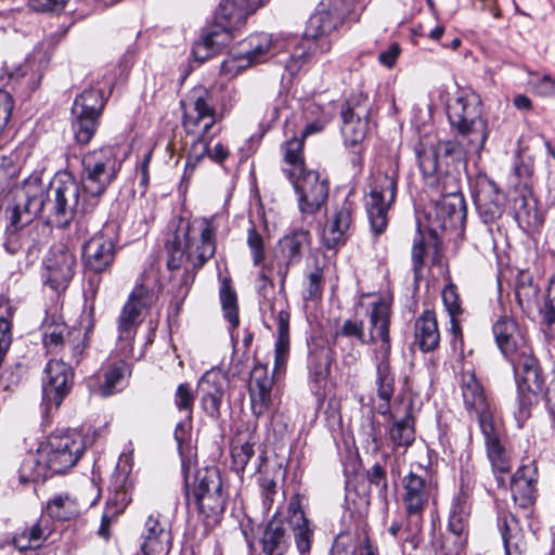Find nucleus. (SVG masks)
Instances as JSON below:
<instances>
[{
    "mask_svg": "<svg viewBox=\"0 0 555 555\" xmlns=\"http://www.w3.org/2000/svg\"><path fill=\"white\" fill-rule=\"evenodd\" d=\"M180 105L183 111L182 127L188 135H194L186 156L185 175H191L206 155L222 164L229 157L228 149L217 143L209 151V135L218 120L211 94L204 88H195L186 99L181 100Z\"/></svg>",
    "mask_w": 555,
    "mask_h": 555,
    "instance_id": "obj_1",
    "label": "nucleus"
},
{
    "mask_svg": "<svg viewBox=\"0 0 555 555\" xmlns=\"http://www.w3.org/2000/svg\"><path fill=\"white\" fill-rule=\"evenodd\" d=\"M216 231L212 220L207 218L193 224L180 221L173 238L166 242L167 268L170 271L179 270L184 260L192 268L191 271L185 269L181 281L186 291L197 271L216 254Z\"/></svg>",
    "mask_w": 555,
    "mask_h": 555,
    "instance_id": "obj_2",
    "label": "nucleus"
},
{
    "mask_svg": "<svg viewBox=\"0 0 555 555\" xmlns=\"http://www.w3.org/2000/svg\"><path fill=\"white\" fill-rule=\"evenodd\" d=\"M390 318L391 307L388 301L379 299L371 305L366 345L380 344L375 351V395L372 397V401L375 410L384 414L388 412L389 399L396 391V376L390 365Z\"/></svg>",
    "mask_w": 555,
    "mask_h": 555,
    "instance_id": "obj_3",
    "label": "nucleus"
},
{
    "mask_svg": "<svg viewBox=\"0 0 555 555\" xmlns=\"http://www.w3.org/2000/svg\"><path fill=\"white\" fill-rule=\"evenodd\" d=\"M469 150L475 149L467 144V140L457 137L431 145L421 142L415 145L420 170L430 180L429 184H447L450 191L455 190V183H461V170L467 164Z\"/></svg>",
    "mask_w": 555,
    "mask_h": 555,
    "instance_id": "obj_4",
    "label": "nucleus"
},
{
    "mask_svg": "<svg viewBox=\"0 0 555 555\" xmlns=\"http://www.w3.org/2000/svg\"><path fill=\"white\" fill-rule=\"evenodd\" d=\"M82 205L85 210H94L108 186L116 180L121 162L115 147L105 146L86 153L81 159Z\"/></svg>",
    "mask_w": 555,
    "mask_h": 555,
    "instance_id": "obj_5",
    "label": "nucleus"
},
{
    "mask_svg": "<svg viewBox=\"0 0 555 555\" xmlns=\"http://www.w3.org/2000/svg\"><path fill=\"white\" fill-rule=\"evenodd\" d=\"M89 214L82 205V186L67 170L55 173L50 181V198L47 204V222L55 228L65 229L73 221L76 211Z\"/></svg>",
    "mask_w": 555,
    "mask_h": 555,
    "instance_id": "obj_6",
    "label": "nucleus"
},
{
    "mask_svg": "<svg viewBox=\"0 0 555 555\" xmlns=\"http://www.w3.org/2000/svg\"><path fill=\"white\" fill-rule=\"evenodd\" d=\"M156 300V293L145 284L144 276H142L129 294L116 320L117 349L122 357L132 356L138 328L143 322L142 313L150 309Z\"/></svg>",
    "mask_w": 555,
    "mask_h": 555,
    "instance_id": "obj_7",
    "label": "nucleus"
},
{
    "mask_svg": "<svg viewBox=\"0 0 555 555\" xmlns=\"http://www.w3.org/2000/svg\"><path fill=\"white\" fill-rule=\"evenodd\" d=\"M257 9L248 0H222L215 14V23L203 33L205 40L219 52L233 40L235 31Z\"/></svg>",
    "mask_w": 555,
    "mask_h": 555,
    "instance_id": "obj_8",
    "label": "nucleus"
},
{
    "mask_svg": "<svg viewBox=\"0 0 555 555\" xmlns=\"http://www.w3.org/2000/svg\"><path fill=\"white\" fill-rule=\"evenodd\" d=\"M448 119L460 138L467 140L476 151L483 147L488 139L486 119L481 116L479 102L474 98H457L448 106Z\"/></svg>",
    "mask_w": 555,
    "mask_h": 555,
    "instance_id": "obj_9",
    "label": "nucleus"
},
{
    "mask_svg": "<svg viewBox=\"0 0 555 555\" xmlns=\"http://www.w3.org/2000/svg\"><path fill=\"white\" fill-rule=\"evenodd\" d=\"M369 192L364 197V206L372 232L378 236L388 224V211L396 199L397 179L385 172H376L370 178Z\"/></svg>",
    "mask_w": 555,
    "mask_h": 555,
    "instance_id": "obj_10",
    "label": "nucleus"
},
{
    "mask_svg": "<svg viewBox=\"0 0 555 555\" xmlns=\"http://www.w3.org/2000/svg\"><path fill=\"white\" fill-rule=\"evenodd\" d=\"M259 310L266 327L271 328V322L278 326V335L274 344L275 369L285 365L289 354V306L283 296L266 294L260 296Z\"/></svg>",
    "mask_w": 555,
    "mask_h": 555,
    "instance_id": "obj_11",
    "label": "nucleus"
},
{
    "mask_svg": "<svg viewBox=\"0 0 555 555\" xmlns=\"http://www.w3.org/2000/svg\"><path fill=\"white\" fill-rule=\"evenodd\" d=\"M49 198L50 183L46 184L37 173L30 175L17 192V204L10 216L11 227L22 229L38 215L47 212Z\"/></svg>",
    "mask_w": 555,
    "mask_h": 555,
    "instance_id": "obj_12",
    "label": "nucleus"
},
{
    "mask_svg": "<svg viewBox=\"0 0 555 555\" xmlns=\"http://www.w3.org/2000/svg\"><path fill=\"white\" fill-rule=\"evenodd\" d=\"M370 2L371 0H321L310 16V33H333L346 21H359Z\"/></svg>",
    "mask_w": 555,
    "mask_h": 555,
    "instance_id": "obj_13",
    "label": "nucleus"
},
{
    "mask_svg": "<svg viewBox=\"0 0 555 555\" xmlns=\"http://www.w3.org/2000/svg\"><path fill=\"white\" fill-rule=\"evenodd\" d=\"M82 436L74 430H59L47 441V466L53 474H63L72 468L85 452Z\"/></svg>",
    "mask_w": 555,
    "mask_h": 555,
    "instance_id": "obj_14",
    "label": "nucleus"
},
{
    "mask_svg": "<svg viewBox=\"0 0 555 555\" xmlns=\"http://www.w3.org/2000/svg\"><path fill=\"white\" fill-rule=\"evenodd\" d=\"M298 197L301 215H315L328 198L330 183L315 170H305L300 175L287 178Z\"/></svg>",
    "mask_w": 555,
    "mask_h": 555,
    "instance_id": "obj_15",
    "label": "nucleus"
},
{
    "mask_svg": "<svg viewBox=\"0 0 555 555\" xmlns=\"http://www.w3.org/2000/svg\"><path fill=\"white\" fill-rule=\"evenodd\" d=\"M460 388L464 408L470 417L477 418L480 429L496 424L494 404L474 372L464 371L461 374Z\"/></svg>",
    "mask_w": 555,
    "mask_h": 555,
    "instance_id": "obj_16",
    "label": "nucleus"
},
{
    "mask_svg": "<svg viewBox=\"0 0 555 555\" xmlns=\"http://www.w3.org/2000/svg\"><path fill=\"white\" fill-rule=\"evenodd\" d=\"M369 100L362 93L349 98L340 112L345 144L354 147L356 154L362 152L361 143L369 129Z\"/></svg>",
    "mask_w": 555,
    "mask_h": 555,
    "instance_id": "obj_17",
    "label": "nucleus"
},
{
    "mask_svg": "<svg viewBox=\"0 0 555 555\" xmlns=\"http://www.w3.org/2000/svg\"><path fill=\"white\" fill-rule=\"evenodd\" d=\"M504 357L513 366L517 385H520L522 389H529L533 392H544L545 379L543 371L529 341Z\"/></svg>",
    "mask_w": 555,
    "mask_h": 555,
    "instance_id": "obj_18",
    "label": "nucleus"
},
{
    "mask_svg": "<svg viewBox=\"0 0 555 555\" xmlns=\"http://www.w3.org/2000/svg\"><path fill=\"white\" fill-rule=\"evenodd\" d=\"M77 260L64 244H54L43 261L46 284L56 293L64 292L75 275Z\"/></svg>",
    "mask_w": 555,
    "mask_h": 555,
    "instance_id": "obj_19",
    "label": "nucleus"
},
{
    "mask_svg": "<svg viewBox=\"0 0 555 555\" xmlns=\"http://www.w3.org/2000/svg\"><path fill=\"white\" fill-rule=\"evenodd\" d=\"M310 244V232L302 229L295 230L279 241V253L272 261V269L275 270L281 288H284L289 268L300 262Z\"/></svg>",
    "mask_w": 555,
    "mask_h": 555,
    "instance_id": "obj_20",
    "label": "nucleus"
},
{
    "mask_svg": "<svg viewBox=\"0 0 555 555\" xmlns=\"http://www.w3.org/2000/svg\"><path fill=\"white\" fill-rule=\"evenodd\" d=\"M439 186L443 196L435 207L438 227L441 230H462L466 221V203L460 183H455L453 191L447 184Z\"/></svg>",
    "mask_w": 555,
    "mask_h": 555,
    "instance_id": "obj_21",
    "label": "nucleus"
},
{
    "mask_svg": "<svg viewBox=\"0 0 555 555\" xmlns=\"http://www.w3.org/2000/svg\"><path fill=\"white\" fill-rule=\"evenodd\" d=\"M115 241L105 231L96 232L82 246L83 263L94 273L107 271L115 260Z\"/></svg>",
    "mask_w": 555,
    "mask_h": 555,
    "instance_id": "obj_22",
    "label": "nucleus"
},
{
    "mask_svg": "<svg viewBox=\"0 0 555 555\" xmlns=\"http://www.w3.org/2000/svg\"><path fill=\"white\" fill-rule=\"evenodd\" d=\"M402 502L406 514L423 515L435 492V483L425 472L424 475L411 472L403 480Z\"/></svg>",
    "mask_w": 555,
    "mask_h": 555,
    "instance_id": "obj_23",
    "label": "nucleus"
},
{
    "mask_svg": "<svg viewBox=\"0 0 555 555\" xmlns=\"http://www.w3.org/2000/svg\"><path fill=\"white\" fill-rule=\"evenodd\" d=\"M44 373L47 382L43 385V397L59 408L74 385V371L62 360H51Z\"/></svg>",
    "mask_w": 555,
    "mask_h": 555,
    "instance_id": "obj_24",
    "label": "nucleus"
},
{
    "mask_svg": "<svg viewBox=\"0 0 555 555\" xmlns=\"http://www.w3.org/2000/svg\"><path fill=\"white\" fill-rule=\"evenodd\" d=\"M273 376L269 375L268 367L257 363L254 365L248 380V393L253 414L256 417L264 415L272 405Z\"/></svg>",
    "mask_w": 555,
    "mask_h": 555,
    "instance_id": "obj_25",
    "label": "nucleus"
},
{
    "mask_svg": "<svg viewBox=\"0 0 555 555\" xmlns=\"http://www.w3.org/2000/svg\"><path fill=\"white\" fill-rule=\"evenodd\" d=\"M283 519L285 526L293 531L295 544L300 555H308L313 542L314 527L306 517L298 495L291 499L286 516Z\"/></svg>",
    "mask_w": 555,
    "mask_h": 555,
    "instance_id": "obj_26",
    "label": "nucleus"
},
{
    "mask_svg": "<svg viewBox=\"0 0 555 555\" xmlns=\"http://www.w3.org/2000/svg\"><path fill=\"white\" fill-rule=\"evenodd\" d=\"M513 209L518 225L526 232H535L544 223V211L540 208L533 190H517L512 196Z\"/></svg>",
    "mask_w": 555,
    "mask_h": 555,
    "instance_id": "obj_27",
    "label": "nucleus"
},
{
    "mask_svg": "<svg viewBox=\"0 0 555 555\" xmlns=\"http://www.w3.org/2000/svg\"><path fill=\"white\" fill-rule=\"evenodd\" d=\"M393 398V395L390 397L388 402V412L380 413L374 410L377 414L383 416H388V418L391 421V424L387 430L389 441L392 444L393 449L398 448H409L412 446V443L415 440V420L412 414L413 412V405L411 402H409L405 405L404 414L401 417H398L397 413L391 410V400ZM372 408H374L373 401Z\"/></svg>",
    "mask_w": 555,
    "mask_h": 555,
    "instance_id": "obj_28",
    "label": "nucleus"
},
{
    "mask_svg": "<svg viewBox=\"0 0 555 555\" xmlns=\"http://www.w3.org/2000/svg\"><path fill=\"white\" fill-rule=\"evenodd\" d=\"M538 468L534 462L521 465L513 475L511 491L514 502L521 508H529L538 498Z\"/></svg>",
    "mask_w": 555,
    "mask_h": 555,
    "instance_id": "obj_29",
    "label": "nucleus"
},
{
    "mask_svg": "<svg viewBox=\"0 0 555 555\" xmlns=\"http://www.w3.org/2000/svg\"><path fill=\"white\" fill-rule=\"evenodd\" d=\"M332 31L310 33V20L305 30L304 38L292 54L287 67L289 69L300 68V66L317 55L327 53L332 48L330 39Z\"/></svg>",
    "mask_w": 555,
    "mask_h": 555,
    "instance_id": "obj_30",
    "label": "nucleus"
},
{
    "mask_svg": "<svg viewBox=\"0 0 555 555\" xmlns=\"http://www.w3.org/2000/svg\"><path fill=\"white\" fill-rule=\"evenodd\" d=\"M87 325L82 328H72L65 340L64 348L61 354L62 361L66 362L69 366L72 364L78 365L87 354V349L90 345V335L94 326V308L90 306L87 313Z\"/></svg>",
    "mask_w": 555,
    "mask_h": 555,
    "instance_id": "obj_31",
    "label": "nucleus"
},
{
    "mask_svg": "<svg viewBox=\"0 0 555 555\" xmlns=\"http://www.w3.org/2000/svg\"><path fill=\"white\" fill-rule=\"evenodd\" d=\"M144 527L142 552L145 555H167L171 548V531L168 525L160 520V514L152 513Z\"/></svg>",
    "mask_w": 555,
    "mask_h": 555,
    "instance_id": "obj_32",
    "label": "nucleus"
},
{
    "mask_svg": "<svg viewBox=\"0 0 555 555\" xmlns=\"http://www.w3.org/2000/svg\"><path fill=\"white\" fill-rule=\"evenodd\" d=\"M224 385L225 378L216 372L205 373L198 383L202 409L208 417L216 421L221 416Z\"/></svg>",
    "mask_w": 555,
    "mask_h": 555,
    "instance_id": "obj_33",
    "label": "nucleus"
},
{
    "mask_svg": "<svg viewBox=\"0 0 555 555\" xmlns=\"http://www.w3.org/2000/svg\"><path fill=\"white\" fill-rule=\"evenodd\" d=\"M259 544L263 555L287 554L291 547V537L283 517H279L276 514L272 517L259 538Z\"/></svg>",
    "mask_w": 555,
    "mask_h": 555,
    "instance_id": "obj_34",
    "label": "nucleus"
},
{
    "mask_svg": "<svg viewBox=\"0 0 555 555\" xmlns=\"http://www.w3.org/2000/svg\"><path fill=\"white\" fill-rule=\"evenodd\" d=\"M423 515L406 514L405 519L392 521L388 528V532L401 543L403 552H405L406 548L415 551L423 540Z\"/></svg>",
    "mask_w": 555,
    "mask_h": 555,
    "instance_id": "obj_35",
    "label": "nucleus"
},
{
    "mask_svg": "<svg viewBox=\"0 0 555 555\" xmlns=\"http://www.w3.org/2000/svg\"><path fill=\"white\" fill-rule=\"evenodd\" d=\"M414 344L424 353L433 352L439 347L440 332L433 310H425L415 319Z\"/></svg>",
    "mask_w": 555,
    "mask_h": 555,
    "instance_id": "obj_36",
    "label": "nucleus"
},
{
    "mask_svg": "<svg viewBox=\"0 0 555 555\" xmlns=\"http://www.w3.org/2000/svg\"><path fill=\"white\" fill-rule=\"evenodd\" d=\"M498 526L502 535L505 555H525L527 543L518 519L508 512L498 517Z\"/></svg>",
    "mask_w": 555,
    "mask_h": 555,
    "instance_id": "obj_37",
    "label": "nucleus"
},
{
    "mask_svg": "<svg viewBox=\"0 0 555 555\" xmlns=\"http://www.w3.org/2000/svg\"><path fill=\"white\" fill-rule=\"evenodd\" d=\"M352 222L351 210L348 206L339 208L333 219L328 220L322 233L323 245L327 249H338L347 241V232Z\"/></svg>",
    "mask_w": 555,
    "mask_h": 555,
    "instance_id": "obj_38",
    "label": "nucleus"
},
{
    "mask_svg": "<svg viewBox=\"0 0 555 555\" xmlns=\"http://www.w3.org/2000/svg\"><path fill=\"white\" fill-rule=\"evenodd\" d=\"M486 444L487 456L494 473L507 474L512 465L501 441V428L498 424L480 429Z\"/></svg>",
    "mask_w": 555,
    "mask_h": 555,
    "instance_id": "obj_39",
    "label": "nucleus"
},
{
    "mask_svg": "<svg viewBox=\"0 0 555 555\" xmlns=\"http://www.w3.org/2000/svg\"><path fill=\"white\" fill-rule=\"evenodd\" d=\"M493 334L504 356L529 341L525 332L513 319L507 317L501 318L494 323Z\"/></svg>",
    "mask_w": 555,
    "mask_h": 555,
    "instance_id": "obj_40",
    "label": "nucleus"
},
{
    "mask_svg": "<svg viewBox=\"0 0 555 555\" xmlns=\"http://www.w3.org/2000/svg\"><path fill=\"white\" fill-rule=\"evenodd\" d=\"M225 503L227 495L223 489L218 492H212V494H205L186 500L189 506L194 505L197 508L207 527H212L220 521L225 508Z\"/></svg>",
    "mask_w": 555,
    "mask_h": 555,
    "instance_id": "obj_41",
    "label": "nucleus"
},
{
    "mask_svg": "<svg viewBox=\"0 0 555 555\" xmlns=\"http://www.w3.org/2000/svg\"><path fill=\"white\" fill-rule=\"evenodd\" d=\"M223 489L220 472L216 466L198 469L193 485L185 482V499L212 494Z\"/></svg>",
    "mask_w": 555,
    "mask_h": 555,
    "instance_id": "obj_42",
    "label": "nucleus"
},
{
    "mask_svg": "<svg viewBox=\"0 0 555 555\" xmlns=\"http://www.w3.org/2000/svg\"><path fill=\"white\" fill-rule=\"evenodd\" d=\"M130 375L131 367L125 360L109 364L103 370V379L99 386L101 396L108 397L124 389Z\"/></svg>",
    "mask_w": 555,
    "mask_h": 555,
    "instance_id": "obj_43",
    "label": "nucleus"
},
{
    "mask_svg": "<svg viewBox=\"0 0 555 555\" xmlns=\"http://www.w3.org/2000/svg\"><path fill=\"white\" fill-rule=\"evenodd\" d=\"M472 501L467 491L461 490L453 499L449 515L448 531L454 533L467 532Z\"/></svg>",
    "mask_w": 555,
    "mask_h": 555,
    "instance_id": "obj_44",
    "label": "nucleus"
},
{
    "mask_svg": "<svg viewBox=\"0 0 555 555\" xmlns=\"http://www.w3.org/2000/svg\"><path fill=\"white\" fill-rule=\"evenodd\" d=\"M503 199V195L496 190H482L476 194V208L485 223H492L502 216Z\"/></svg>",
    "mask_w": 555,
    "mask_h": 555,
    "instance_id": "obj_45",
    "label": "nucleus"
},
{
    "mask_svg": "<svg viewBox=\"0 0 555 555\" xmlns=\"http://www.w3.org/2000/svg\"><path fill=\"white\" fill-rule=\"evenodd\" d=\"M105 106V99L102 90L87 89L74 101L72 107L73 115H90L100 118Z\"/></svg>",
    "mask_w": 555,
    "mask_h": 555,
    "instance_id": "obj_46",
    "label": "nucleus"
},
{
    "mask_svg": "<svg viewBox=\"0 0 555 555\" xmlns=\"http://www.w3.org/2000/svg\"><path fill=\"white\" fill-rule=\"evenodd\" d=\"M42 344L49 353L59 354L64 348L68 332L72 331L65 323L54 320H44L42 323Z\"/></svg>",
    "mask_w": 555,
    "mask_h": 555,
    "instance_id": "obj_47",
    "label": "nucleus"
},
{
    "mask_svg": "<svg viewBox=\"0 0 555 555\" xmlns=\"http://www.w3.org/2000/svg\"><path fill=\"white\" fill-rule=\"evenodd\" d=\"M304 141L301 138H293L284 144V160L287 167L283 168V172L287 178L308 170L304 159Z\"/></svg>",
    "mask_w": 555,
    "mask_h": 555,
    "instance_id": "obj_48",
    "label": "nucleus"
},
{
    "mask_svg": "<svg viewBox=\"0 0 555 555\" xmlns=\"http://www.w3.org/2000/svg\"><path fill=\"white\" fill-rule=\"evenodd\" d=\"M272 47V38L269 34L260 33L250 35L241 43V51L250 64H255L264 60Z\"/></svg>",
    "mask_w": 555,
    "mask_h": 555,
    "instance_id": "obj_49",
    "label": "nucleus"
},
{
    "mask_svg": "<svg viewBox=\"0 0 555 555\" xmlns=\"http://www.w3.org/2000/svg\"><path fill=\"white\" fill-rule=\"evenodd\" d=\"M51 472L46 464H42L37 454L29 453L23 460L18 469V479L23 485L29 482L44 481Z\"/></svg>",
    "mask_w": 555,
    "mask_h": 555,
    "instance_id": "obj_50",
    "label": "nucleus"
},
{
    "mask_svg": "<svg viewBox=\"0 0 555 555\" xmlns=\"http://www.w3.org/2000/svg\"><path fill=\"white\" fill-rule=\"evenodd\" d=\"M127 477L116 476L113 488L114 491L106 501L105 508L116 512L117 515L124 513L131 502L130 486L127 485Z\"/></svg>",
    "mask_w": 555,
    "mask_h": 555,
    "instance_id": "obj_51",
    "label": "nucleus"
},
{
    "mask_svg": "<svg viewBox=\"0 0 555 555\" xmlns=\"http://www.w3.org/2000/svg\"><path fill=\"white\" fill-rule=\"evenodd\" d=\"M540 288L531 279L520 278L515 287V296L518 306L524 312H530L537 305Z\"/></svg>",
    "mask_w": 555,
    "mask_h": 555,
    "instance_id": "obj_52",
    "label": "nucleus"
},
{
    "mask_svg": "<svg viewBox=\"0 0 555 555\" xmlns=\"http://www.w3.org/2000/svg\"><path fill=\"white\" fill-rule=\"evenodd\" d=\"M47 513L56 520H68L78 514V506L68 495H56L47 504Z\"/></svg>",
    "mask_w": 555,
    "mask_h": 555,
    "instance_id": "obj_53",
    "label": "nucleus"
},
{
    "mask_svg": "<svg viewBox=\"0 0 555 555\" xmlns=\"http://www.w3.org/2000/svg\"><path fill=\"white\" fill-rule=\"evenodd\" d=\"M308 369L315 383L324 380L330 372V350L319 348L311 351L308 358Z\"/></svg>",
    "mask_w": 555,
    "mask_h": 555,
    "instance_id": "obj_54",
    "label": "nucleus"
},
{
    "mask_svg": "<svg viewBox=\"0 0 555 555\" xmlns=\"http://www.w3.org/2000/svg\"><path fill=\"white\" fill-rule=\"evenodd\" d=\"M73 116H74V119H73L72 128H73L76 141L82 145L88 144L91 141V139L93 138V135L98 129L100 118H95V117H92L90 115L88 116L85 114L81 116H79V115H73Z\"/></svg>",
    "mask_w": 555,
    "mask_h": 555,
    "instance_id": "obj_55",
    "label": "nucleus"
},
{
    "mask_svg": "<svg viewBox=\"0 0 555 555\" xmlns=\"http://www.w3.org/2000/svg\"><path fill=\"white\" fill-rule=\"evenodd\" d=\"M444 280L448 282V284L442 289L441 295L446 310L448 311L450 318L462 315L464 313V309L462 308V300L456 285L451 281V275L448 270L444 273Z\"/></svg>",
    "mask_w": 555,
    "mask_h": 555,
    "instance_id": "obj_56",
    "label": "nucleus"
},
{
    "mask_svg": "<svg viewBox=\"0 0 555 555\" xmlns=\"http://www.w3.org/2000/svg\"><path fill=\"white\" fill-rule=\"evenodd\" d=\"M341 338H354L361 345H366L363 321L347 319L334 334V344L338 345Z\"/></svg>",
    "mask_w": 555,
    "mask_h": 555,
    "instance_id": "obj_57",
    "label": "nucleus"
},
{
    "mask_svg": "<svg viewBox=\"0 0 555 555\" xmlns=\"http://www.w3.org/2000/svg\"><path fill=\"white\" fill-rule=\"evenodd\" d=\"M374 410L372 414L366 418V423L362 425V435L364 436V443L367 450L377 453L382 448V438L379 424L376 422Z\"/></svg>",
    "mask_w": 555,
    "mask_h": 555,
    "instance_id": "obj_58",
    "label": "nucleus"
},
{
    "mask_svg": "<svg viewBox=\"0 0 555 555\" xmlns=\"http://www.w3.org/2000/svg\"><path fill=\"white\" fill-rule=\"evenodd\" d=\"M323 293V269L320 266L307 275V282L304 292L305 301H315L322 297Z\"/></svg>",
    "mask_w": 555,
    "mask_h": 555,
    "instance_id": "obj_59",
    "label": "nucleus"
},
{
    "mask_svg": "<svg viewBox=\"0 0 555 555\" xmlns=\"http://www.w3.org/2000/svg\"><path fill=\"white\" fill-rule=\"evenodd\" d=\"M366 479L377 490L378 496L386 502L388 495V481L386 468L380 463H375L367 472Z\"/></svg>",
    "mask_w": 555,
    "mask_h": 555,
    "instance_id": "obj_60",
    "label": "nucleus"
},
{
    "mask_svg": "<svg viewBox=\"0 0 555 555\" xmlns=\"http://www.w3.org/2000/svg\"><path fill=\"white\" fill-rule=\"evenodd\" d=\"M246 243L250 249L254 266L261 264L266 258L264 240L254 225L247 230Z\"/></svg>",
    "mask_w": 555,
    "mask_h": 555,
    "instance_id": "obj_61",
    "label": "nucleus"
},
{
    "mask_svg": "<svg viewBox=\"0 0 555 555\" xmlns=\"http://www.w3.org/2000/svg\"><path fill=\"white\" fill-rule=\"evenodd\" d=\"M254 455L255 450L253 443L245 442L234 446L231 449L232 468L238 474L243 473Z\"/></svg>",
    "mask_w": 555,
    "mask_h": 555,
    "instance_id": "obj_62",
    "label": "nucleus"
},
{
    "mask_svg": "<svg viewBox=\"0 0 555 555\" xmlns=\"http://www.w3.org/2000/svg\"><path fill=\"white\" fill-rule=\"evenodd\" d=\"M195 397L191 389L190 384L182 383L177 387L175 393V404L179 411H184L188 413V418H192L193 406H194Z\"/></svg>",
    "mask_w": 555,
    "mask_h": 555,
    "instance_id": "obj_63",
    "label": "nucleus"
},
{
    "mask_svg": "<svg viewBox=\"0 0 555 555\" xmlns=\"http://www.w3.org/2000/svg\"><path fill=\"white\" fill-rule=\"evenodd\" d=\"M250 61L246 59L242 51L231 53L220 66L221 73L228 76H235L245 68L249 67Z\"/></svg>",
    "mask_w": 555,
    "mask_h": 555,
    "instance_id": "obj_64",
    "label": "nucleus"
}]
</instances>
